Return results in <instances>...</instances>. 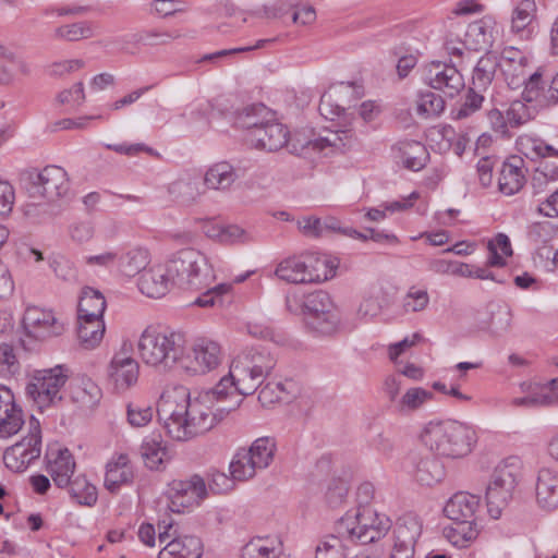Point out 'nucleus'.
<instances>
[{
    "instance_id": "f257e3e1",
    "label": "nucleus",
    "mask_w": 558,
    "mask_h": 558,
    "mask_svg": "<svg viewBox=\"0 0 558 558\" xmlns=\"http://www.w3.org/2000/svg\"><path fill=\"white\" fill-rule=\"evenodd\" d=\"M218 398L208 386L192 397L186 386H169L157 403L158 420L169 437L185 441L217 425L213 402Z\"/></svg>"
},
{
    "instance_id": "f03ea898",
    "label": "nucleus",
    "mask_w": 558,
    "mask_h": 558,
    "mask_svg": "<svg viewBox=\"0 0 558 558\" xmlns=\"http://www.w3.org/2000/svg\"><path fill=\"white\" fill-rule=\"evenodd\" d=\"M374 495L375 487L371 483L366 482L357 487L356 507L337 520V530L341 535L361 539L363 544H371L387 534L391 527V521L371 506Z\"/></svg>"
},
{
    "instance_id": "7ed1b4c3",
    "label": "nucleus",
    "mask_w": 558,
    "mask_h": 558,
    "mask_svg": "<svg viewBox=\"0 0 558 558\" xmlns=\"http://www.w3.org/2000/svg\"><path fill=\"white\" fill-rule=\"evenodd\" d=\"M421 438L436 456L461 459L472 451L476 432L471 425L456 420L432 421L424 427Z\"/></svg>"
},
{
    "instance_id": "20e7f679",
    "label": "nucleus",
    "mask_w": 558,
    "mask_h": 558,
    "mask_svg": "<svg viewBox=\"0 0 558 558\" xmlns=\"http://www.w3.org/2000/svg\"><path fill=\"white\" fill-rule=\"evenodd\" d=\"M184 350V337L173 330L147 328L138 341L143 362L159 373L179 374V364Z\"/></svg>"
},
{
    "instance_id": "39448f33",
    "label": "nucleus",
    "mask_w": 558,
    "mask_h": 558,
    "mask_svg": "<svg viewBox=\"0 0 558 558\" xmlns=\"http://www.w3.org/2000/svg\"><path fill=\"white\" fill-rule=\"evenodd\" d=\"M173 283L183 289L201 290L215 279L206 255L195 248H183L167 262Z\"/></svg>"
},
{
    "instance_id": "423d86ee",
    "label": "nucleus",
    "mask_w": 558,
    "mask_h": 558,
    "mask_svg": "<svg viewBox=\"0 0 558 558\" xmlns=\"http://www.w3.org/2000/svg\"><path fill=\"white\" fill-rule=\"evenodd\" d=\"M480 505L478 496L465 492L454 494L445 505V515L456 522V527L448 534L449 541L454 546L466 547L478 536L476 512Z\"/></svg>"
},
{
    "instance_id": "0eeeda50",
    "label": "nucleus",
    "mask_w": 558,
    "mask_h": 558,
    "mask_svg": "<svg viewBox=\"0 0 558 558\" xmlns=\"http://www.w3.org/2000/svg\"><path fill=\"white\" fill-rule=\"evenodd\" d=\"M21 186L29 199L56 202L69 192L66 171L59 166L26 170L20 178Z\"/></svg>"
},
{
    "instance_id": "6e6552de",
    "label": "nucleus",
    "mask_w": 558,
    "mask_h": 558,
    "mask_svg": "<svg viewBox=\"0 0 558 558\" xmlns=\"http://www.w3.org/2000/svg\"><path fill=\"white\" fill-rule=\"evenodd\" d=\"M275 365L276 361L268 352L245 350L231 361L228 374L217 384H240L246 380L263 384L265 380H275Z\"/></svg>"
},
{
    "instance_id": "1a4fd4ad",
    "label": "nucleus",
    "mask_w": 558,
    "mask_h": 558,
    "mask_svg": "<svg viewBox=\"0 0 558 558\" xmlns=\"http://www.w3.org/2000/svg\"><path fill=\"white\" fill-rule=\"evenodd\" d=\"M301 312L305 316L306 326L318 335L329 336L338 328V311L325 291L319 290L305 295Z\"/></svg>"
},
{
    "instance_id": "9d476101",
    "label": "nucleus",
    "mask_w": 558,
    "mask_h": 558,
    "mask_svg": "<svg viewBox=\"0 0 558 558\" xmlns=\"http://www.w3.org/2000/svg\"><path fill=\"white\" fill-rule=\"evenodd\" d=\"M221 362L220 345L209 339H196L191 353L182 354L179 374L185 376L205 375L214 371Z\"/></svg>"
},
{
    "instance_id": "9b49d317",
    "label": "nucleus",
    "mask_w": 558,
    "mask_h": 558,
    "mask_svg": "<svg viewBox=\"0 0 558 558\" xmlns=\"http://www.w3.org/2000/svg\"><path fill=\"white\" fill-rule=\"evenodd\" d=\"M41 453V430L38 420H29V432L21 441L7 449L3 461L8 469L23 472Z\"/></svg>"
},
{
    "instance_id": "f8f14e48",
    "label": "nucleus",
    "mask_w": 558,
    "mask_h": 558,
    "mask_svg": "<svg viewBox=\"0 0 558 558\" xmlns=\"http://www.w3.org/2000/svg\"><path fill=\"white\" fill-rule=\"evenodd\" d=\"M167 494L169 510L181 513L185 509L199 505L206 498V483L199 475H193L186 481H173Z\"/></svg>"
},
{
    "instance_id": "ddd939ff",
    "label": "nucleus",
    "mask_w": 558,
    "mask_h": 558,
    "mask_svg": "<svg viewBox=\"0 0 558 558\" xmlns=\"http://www.w3.org/2000/svg\"><path fill=\"white\" fill-rule=\"evenodd\" d=\"M422 78L432 88L442 92L447 97L457 96L464 88L462 74L453 64L432 61L423 69Z\"/></svg>"
},
{
    "instance_id": "4468645a",
    "label": "nucleus",
    "mask_w": 558,
    "mask_h": 558,
    "mask_svg": "<svg viewBox=\"0 0 558 558\" xmlns=\"http://www.w3.org/2000/svg\"><path fill=\"white\" fill-rule=\"evenodd\" d=\"M421 533L422 522L416 514L401 515L393 527L392 547L388 558H413Z\"/></svg>"
},
{
    "instance_id": "2eb2a0df",
    "label": "nucleus",
    "mask_w": 558,
    "mask_h": 558,
    "mask_svg": "<svg viewBox=\"0 0 558 558\" xmlns=\"http://www.w3.org/2000/svg\"><path fill=\"white\" fill-rule=\"evenodd\" d=\"M22 324L25 336L37 341L59 336L63 331V325L58 322L54 314L38 306L26 307Z\"/></svg>"
},
{
    "instance_id": "dca6fc26",
    "label": "nucleus",
    "mask_w": 558,
    "mask_h": 558,
    "mask_svg": "<svg viewBox=\"0 0 558 558\" xmlns=\"http://www.w3.org/2000/svg\"><path fill=\"white\" fill-rule=\"evenodd\" d=\"M173 524L167 523L159 532V542L166 546L159 551L158 558H201L203 545L198 537L192 535L179 536L177 531L171 533Z\"/></svg>"
},
{
    "instance_id": "f3484780",
    "label": "nucleus",
    "mask_w": 558,
    "mask_h": 558,
    "mask_svg": "<svg viewBox=\"0 0 558 558\" xmlns=\"http://www.w3.org/2000/svg\"><path fill=\"white\" fill-rule=\"evenodd\" d=\"M289 131L287 128L274 121V117L264 124L250 133L245 134V141L252 147L265 149L268 151H276L288 143Z\"/></svg>"
},
{
    "instance_id": "a211bd4d",
    "label": "nucleus",
    "mask_w": 558,
    "mask_h": 558,
    "mask_svg": "<svg viewBox=\"0 0 558 558\" xmlns=\"http://www.w3.org/2000/svg\"><path fill=\"white\" fill-rule=\"evenodd\" d=\"M510 404L521 409L558 405V386H519Z\"/></svg>"
},
{
    "instance_id": "6ab92c4d",
    "label": "nucleus",
    "mask_w": 558,
    "mask_h": 558,
    "mask_svg": "<svg viewBox=\"0 0 558 558\" xmlns=\"http://www.w3.org/2000/svg\"><path fill=\"white\" fill-rule=\"evenodd\" d=\"M392 407L400 413H411L434 398V390L421 386H389L387 391Z\"/></svg>"
},
{
    "instance_id": "aec40b11",
    "label": "nucleus",
    "mask_w": 558,
    "mask_h": 558,
    "mask_svg": "<svg viewBox=\"0 0 558 558\" xmlns=\"http://www.w3.org/2000/svg\"><path fill=\"white\" fill-rule=\"evenodd\" d=\"M208 389L209 392H214L218 397L213 402L214 414H219L217 424L227 413L235 410L245 396L253 395L256 391L254 386H245L244 389L239 386H208Z\"/></svg>"
},
{
    "instance_id": "412c9836",
    "label": "nucleus",
    "mask_w": 558,
    "mask_h": 558,
    "mask_svg": "<svg viewBox=\"0 0 558 558\" xmlns=\"http://www.w3.org/2000/svg\"><path fill=\"white\" fill-rule=\"evenodd\" d=\"M171 283L173 280L167 263L157 264L144 270L138 288L148 298L159 299L168 293Z\"/></svg>"
},
{
    "instance_id": "4be33fe9",
    "label": "nucleus",
    "mask_w": 558,
    "mask_h": 558,
    "mask_svg": "<svg viewBox=\"0 0 558 558\" xmlns=\"http://www.w3.org/2000/svg\"><path fill=\"white\" fill-rule=\"evenodd\" d=\"M496 25L495 17L490 15L470 23L464 34L466 49L478 51L490 48L495 40Z\"/></svg>"
},
{
    "instance_id": "5701e85b",
    "label": "nucleus",
    "mask_w": 558,
    "mask_h": 558,
    "mask_svg": "<svg viewBox=\"0 0 558 558\" xmlns=\"http://www.w3.org/2000/svg\"><path fill=\"white\" fill-rule=\"evenodd\" d=\"M537 505L545 510L558 508V471L551 468L538 470L535 481Z\"/></svg>"
},
{
    "instance_id": "b1692460",
    "label": "nucleus",
    "mask_w": 558,
    "mask_h": 558,
    "mask_svg": "<svg viewBox=\"0 0 558 558\" xmlns=\"http://www.w3.org/2000/svg\"><path fill=\"white\" fill-rule=\"evenodd\" d=\"M526 182L524 161L518 156H511L504 161L498 177V189L507 196L517 194Z\"/></svg>"
},
{
    "instance_id": "393cba45",
    "label": "nucleus",
    "mask_w": 558,
    "mask_h": 558,
    "mask_svg": "<svg viewBox=\"0 0 558 558\" xmlns=\"http://www.w3.org/2000/svg\"><path fill=\"white\" fill-rule=\"evenodd\" d=\"M354 86L351 83H340L331 86L320 97L318 110L323 117L333 120L347 109L345 99L352 96Z\"/></svg>"
},
{
    "instance_id": "a878e982",
    "label": "nucleus",
    "mask_w": 558,
    "mask_h": 558,
    "mask_svg": "<svg viewBox=\"0 0 558 558\" xmlns=\"http://www.w3.org/2000/svg\"><path fill=\"white\" fill-rule=\"evenodd\" d=\"M392 151L403 167L412 171L423 169L429 157L426 147L417 141H400L392 146Z\"/></svg>"
},
{
    "instance_id": "bb28decb",
    "label": "nucleus",
    "mask_w": 558,
    "mask_h": 558,
    "mask_svg": "<svg viewBox=\"0 0 558 558\" xmlns=\"http://www.w3.org/2000/svg\"><path fill=\"white\" fill-rule=\"evenodd\" d=\"M238 178L236 170L230 162L218 161L207 168L203 182L206 190L228 192Z\"/></svg>"
},
{
    "instance_id": "cd10ccee",
    "label": "nucleus",
    "mask_w": 558,
    "mask_h": 558,
    "mask_svg": "<svg viewBox=\"0 0 558 558\" xmlns=\"http://www.w3.org/2000/svg\"><path fill=\"white\" fill-rule=\"evenodd\" d=\"M134 477L133 469L126 454H119L112 458L106 465L105 487L112 494L121 486L132 483Z\"/></svg>"
},
{
    "instance_id": "c85d7f7f",
    "label": "nucleus",
    "mask_w": 558,
    "mask_h": 558,
    "mask_svg": "<svg viewBox=\"0 0 558 558\" xmlns=\"http://www.w3.org/2000/svg\"><path fill=\"white\" fill-rule=\"evenodd\" d=\"M108 379L114 384H136L140 376V364L124 353L113 355L107 367Z\"/></svg>"
},
{
    "instance_id": "c756f323",
    "label": "nucleus",
    "mask_w": 558,
    "mask_h": 558,
    "mask_svg": "<svg viewBox=\"0 0 558 558\" xmlns=\"http://www.w3.org/2000/svg\"><path fill=\"white\" fill-rule=\"evenodd\" d=\"M29 378L38 384H65L68 380L84 384L93 380L85 373H75L66 364H58L45 369H35L31 373Z\"/></svg>"
},
{
    "instance_id": "7c9ffc66",
    "label": "nucleus",
    "mask_w": 558,
    "mask_h": 558,
    "mask_svg": "<svg viewBox=\"0 0 558 558\" xmlns=\"http://www.w3.org/2000/svg\"><path fill=\"white\" fill-rule=\"evenodd\" d=\"M74 470L75 461L69 449H59L56 457L51 453L47 471L58 487L64 488L70 484Z\"/></svg>"
},
{
    "instance_id": "2f4dec72",
    "label": "nucleus",
    "mask_w": 558,
    "mask_h": 558,
    "mask_svg": "<svg viewBox=\"0 0 558 558\" xmlns=\"http://www.w3.org/2000/svg\"><path fill=\"white\" fill-rule=\"evenodd\" d=\"M283 554V543L277 535L257 536L242 548V558H280Z\"/></svg>"
},
{
    "instance_id": "473e14b6",
    "label": "nucleus",
    "mask_w": 558,
    "mask_h": 558,
    "mask_svg": "<svg viewBox=\"0 0 558 558\" xmlns=\"http://www.w3.org/2000/svg\"><path fill=\"white\" fill-rule=\"evenodd\" d=\"M335 533L322 537L316 546L315 558H347L345 543L364 545L361 539L341 535L333 526Z\"/></svg>"
},
{
    "instance_id": "72a5a7b5",
    "label": "nucleus",
    "mask_w": 558,
    "mask_h": 558,
    "mask_svg": "<svg viewBox=\"0 0 558 558\" xmlns=\"http://www.w3.org/2000/svg\"><path fill=\"white\" fill-rule=\"evenodd\" d=\"M353 134L351 130H331L325 129L323 133L315 140L308 141L305 148L313 150L325 151H342L345 147L350 146Z\"/></svg>"
},
{
    "instance_id": "f704fd0d",
    "label": "nucleus",
    "mask_w": 558,
    "mask_h": 558,
    "mask_svg": "<svg viewBox=\"0 0 558 558\" xmlns=\"http://www.w3.org/2000/svg\"><path fill=\"white\" fill-rule=\"evenodd\" d=\"M168 192L175 199L191 204L206 193V187L197 175L189 174L171 182Z\"/></svg>"
},
{
    "instance_id": "c9c22d12",
    "label": "nucleus",
    "mask_w": 558,
    "mask_h": 558,
    "mask_svg": "<svg viewBox=\"0 0 558 558\" xmlns=\"http://www.w3.org/2000/svg\"><path fill=\"white\" fill-rule=\"evenodd\" d=\"M150 262V254L147 248L143 246L128 247L123 253L118 254L119 270L128 277H134Z\"/></svg>"
},
{
    "instance_id": "e433bc0d",
    "label": "nucleus",
    "mask_w": 558,
    "mask_h": 558,
    "mask_svg": "<svg viewBox=\"0 0 558 558\" xmlns=\"http://www.w3.org/2000/svg\"><path fill=\"white\" fill-rule=\"evenodd\" d=\"M304 256L308 283L324 282L335 276L337 264L333 259L319 254H306Z\"/></svg>"
},
{
    "instance_id": "4c0bfd02",
    "label": "nucleus",
    "mask_w": 558,
    "mask_h": 558,
    "mask_svg": "<svg viewBox=\"0 0 558 558\" xmlns=\"http://www.w3.org/2000/svg\"><path fill=\"white\" fill-rule=\"evenodd\" d=\"M521 470V460L518 457H508L495 466L489 482L515 489Z\"/></svg>"
},
{
    "instance_id": "58836bf2",
    "label": "nucleus",
    "mask_w": 558,
    "mask_h": 558,
    "mask_svg": "<svg viewBox=\"0 0 558 558\" xmlns=\"http://www.w3.org/2000/svg\"><path fill=\"white\" fill-rule=\"evenodd\" d=\"M275 275L289 283H308L305 256H291L281 260L276 267Z\"/></svg>"
},
{
    "instance_id": "ea45409f",
    "label": "nucleus",
    "mask_w": 558,
    "mask_h": 558,
    "mask_svg": "<svg viewBox=\"0 0 558 558\" xmlns=\"http://www.w3.org/2000/svg\"><path fill=\"white\" fill-rule=\"evenodd\" d=\"M272 118L271 111L263 104H256L243 108L235 117V125L246 133L264 126Z\"/></svg>"
},
{
    "instance_id": "a19ab883",
    "label": "nucleus",
    "mask_w": 558,
    "mask_h": 558,
    "mask_svg": "<svg viewBox=\"0 0 558 558\" xmlns=\"http://www.w3.org/2000/svg\"><path fill=\"white\" fill-rule=\"evenodd\" d=\"M105 333L102 318L78 317L77 338L85 349H94L101 342Z\"/></svg>"
},
{
    "instance_id": "79ce46f5",
    "label": "nucleus",
    "mask_w": 558,
    "mask_h": 558,
    "mask_svg": "<svg viewBox=\"0 0 558 558\" xmlns=\"http://www.w3.org/2000/svg\"><path fill=\"white\" fill-rule=\"evenodd\" d=\"M536 3L534 0H522L513 9L510 19V31L523 37L530 34V25L535 19Z\"/></svg>"
},
{
    "instance_id": "37998d69",
    "label": "nucleus",
    "mask_w": 558,
    "mask_h": 558,
    "mask_svg": "<svg viewBox=\"0 0 558 558\" xmlns=\"http://www.w3.org/2000/svg\"><path fill=\"white\" fill-rule=\"evenodd\" d=\"M105 310L102 293L90 287L84 288L78 302V317L102 318Z\"/></svg>"
},
{
    "instance_id": "c03bdc74",
    "label": "nucleus",
    "mask_w": 558,
    "mask_h": 558,
    "mask_svg": "<svg viewBox=\"0 0 558 558\" xmlns=\"http://www.w3.org/2000/svg\"><path fill=\"white\" fill-rule=\"evenodd\" d=\"M514 489L509 487L488 483L486 487L487 511L493 519H499L502 510L508 506L513 497Z\"/></svg>"
},
{
    "instance_id": "a18cd8bd",
    "label": "nucleus",
    "mask_w": 558,
    "mask_h": 558,
    "mask_svg": "<svg viewBox=\"0 0 558 558\" xmlns=\"http://www.w3.org/2000/svg\"><path fill=\"white\" fill-rule=\"evenodd\" d=\"M445 466L435 457L422 458L415 470V480L425 486H433L441 482L445 477Z\"/></svg>"
},
{
    "instance_id": "49530a36",
    "label": "nucleus",
    "mask_w": 558,
    "mask_h": 558,
    "mask_svg": "<svg viewBox=\"0 0 558 558\" xmlns=\"http://www.w3.org/2000/svg\"><path fill=\"white\" fill-rule=\"evenodd\" d=\"M230 474L236 481H247L253 478L258 470L256 461L245 448H240L233 456L230 465Z\"/></svg>"
},
{
    "instance_id": "de8ad7c7",
    "label": "nucleus",
    "mask_w": 558,
    "mask_h": 558,
    "mask_svg": "<svg viewBox=\"0 0 558 558\" xmlns=\"http://www.w3.org/2000/svg\"><path fill=\"white\" fill-rule=\"evenodd\" d=\"M497 68L498 60L496 56L486 53L480 58L472 75L473 86L480 92L486 90L494 80Z\"/></svg>"
},
{
    "instance_id": "09e8293b",
    "label": "nucleus",
    "mask_w": 558,
    "mask_h": 558,
    "mask_svg": "<svg viewBox=\"0 0 558 558\" xmlns=\"http://www.w3.org/2000/svg\"><path fill=\"white\" fill-rule=\"evenodd\" d=\"M368 444L374 451L386 459L392 458L396 450L392 432L380 425L371 426Z\"/></svg>"
},
{
    "instance_id": "8fccbe9b",
    "label": "nucleus",
    "mask_w": 558,
    "mask_h": 558,
    "mask_svg": "<svg viewBox=\"0 0 558 558\" xmlns=\"http://www.w3.org/2000/svg\"><path fill=\"white\" fill-rule=\"evenodd\" d=\"M63 393L82 409H93L102 397L100 386H66Z\"/></svg>"
},
{
    "instance_id": "3c124183",
    "label": "nucleus",
    "mask_w": 558,
    "mask_h": 558,
    "mask_svg": "<svg viewBox=\"0 0 558 558\" xmlns=\"http://www.w3.org/2000/svg\"><path fill=\"white\" fill-rule=\"evenodd\" d=\"M140 454L150 470H159L170 459L167 448L156 439H145L140 447Z\"/></svg>"
},
{
    "instance_id": "603ef678",
    "label": "nucleus",
    "mask_w": 558,
    "mask_h": 558,
    "mask_svg": "<svg viewBox=\"0 0 558 558\" xmlns=\"http://www.w3.org/2000/svg\"><path fill=\"white\" fill-rule=\"evenodd\" d=\"M65 386H27V395L43 410L63 400Z\"/></svg>"
},
{
    "instance_id": "864d4df0",
    "label": "nucleus",
    "mask_w": 558,
    "mask_h": 558,
    "mask_svg": "<svg viewBox=\"0 0 558 558\" xmlns=\"http://www.w3.org/2000/svg\"><path fill=\"white\" fill-rule=\"evenodd\" d=\"M24 425V415L19 404L0 411V438L8 439L16 435Z\"/></svg>"
},
{
    "instance_id": "5fc2aeb1",
    "label": "nucleus",
    "mask_w": 558,
    "mask_h": 558,
    "mask_svg": "<svg viewBox=\"0 0 558 558\" xmlns=\"http://www.w3.org/2000/svg\"><path fill=\"white\" fill-rule=\"evenodd\" d=\"M445 109V101L441 96L430 90L420 92L415 100V112L422 118L439 116Z\"/></svg>"
},
{
    "instance_id": "6e6d98bb",
    "label": "nucleus",
    "mask_w": 558,
    "mask_h": 558,
    "mask_svg": "<svg viewBox=\"0 0 558 558\" xmlns=\"http://www.w3.org/2000/svg\"><path fill=\"white\" fill-rule=\"evenodd\" d=\"M66 487L69 488L71 498L80 505L90 507L96 504L97 489L86 480V477L77 476L74 480H71Z\"/></svg>"
},
{
    "instance_id": "4d7b16f0",
    "label": "nucleus",
    "mask_w": 558,
    "mask_h": 558,
    "mask_svg": "<svg viewBox=\"0 0 558 558\" xmlns=\"http://www.w3.org/2000/svg\"><path fill=\"white\" fill-rule=\"evenodd\" d=\"M247 450L254 458V461H256L257 466L264 470L268 468L274 460L276 442L275 439L270 437H260L254 440Z\"/></svg>"
},
{
    "instance_id": "13d9d810",
    "label": "nucleus",
    "mask_w": 558,
    "mask_h": 558,
    "mask_svg": "<svg viewBox=\"0 0 558 558\" xmlns=\"http://www.w3.org/2000/svg\"><path fill=\"white\" fill-rule=\"evenodd\" d=\"M21 374V364L14 354L12 345L8 343L0 344V378L5 380H16Z\"/></svg>"
},
{
    "instance_id": "bf43d9fd",
    "label": "nucleus",
    "mask_w": 558,
    "mask_h": 558,
    "mask_svg": "<svg viewBox=\"0 0 558 558\" xmlns=\"http://www.w3.org/2000/svg\"><path fill=\"white\" fill-rule=\"evenodd\" d=\"M523 86V100L526 102L536 101L539 106H542V99L545 94L546 83L543 81V74L541 70L531 73L526 77V82H524Z\"/></svg>"
},
{
    "instance_id": "052dcab7",
    "label": "nucleus",
    "mask_w": 558,
    "mask_h": 558,
    "mask_svg": "<svg viewBox=\"0 0 558 558\" xmlns=\"http://www.w3.org/2000/svg\"><path fill=\"white\" fill-rule=\"evenodd\" d=\"M52 203L28 198V202L23 206V213L32 222L41 223L53 217Z\"/></svg>"
},
{
    "instance_id": "680f3d73",
    "label": "nucleus",
    "mask_w": 558,
    "mask_h": 558,
    "mask_svg": "<svg viewBox=\"0 0 558 558\" xmlns=\"http://www.w3.org/2000/svg\"><path fill=\"white\" fill-rule=\"evenodd\" d=\"M429 303V295L426 290L411 287L402 299V307L407 313L424 311Z\"/></svg>"
},
{
    "instance_id": "e2e57ef3",
    "label": "nucleus",
    "mask_w": 558,
    "mask_h": 558,
    "mask_svg": "<svg viewBox=\"0 0 558 558\" xmlns=\"http://www.w3.org/2000/svg\"><path fill=\"white\" fill-rule=\"evenodd\" d=\"M54 35L58 38L65 39L69 41H75L83 38H89L93 36V28L86 22H78L73 24H68L58 27L54 31Z\"/></svg>"
},
{
    "instance_id": "0e129e2a",
    "label": "nucleus",
    "mask_w": 558,
    "mask_h": 558,
    "mask_svg": "<svg viewBox=\"0 0 558 558\" xmlns=\"http://www.w3.org/2000/svg\"><path fill=\"white\" fill-rule=\"evenodd\" d=\"M290 400L291 393L287 391L286 386H262L258 390V401L265 408Z\"/></svg>"
},
{
    "instance_id": "69168bd1",
    "label": "nucleus",
    "mask_w": 558,
    "mask_h": 558,
    "mask_svg": "<svg viewBox=\"0 0 558 558\" xmlns=\"http://www.w3.org/2000/svg\"><path fill=\"white\" fill-rule=\"evenodd\" d=\"M527 62H515L511 65H506L502 68V74L505 76V81L511 89H517L523 86L524 82H526V77L531 74L527 69Z\"/></svg>"
},
{
    "instance_id": "338daca9",
    "label": "nucleus",
    "mask_w": 558,
    "mask_h": 558,
    "mask_svg": "<svg viewBox=\"0 0 558 558\" xmlns=\"http://www.w3.org/2000/svg\"><path fill=\"white\" fill-rule=\"evenodd\" d=\"M510 128H518L532 119V111L522 100H513L506 111Z\"/></svg>"
},
{
    "instance_id": "774afa93",
    "label": "nucleus",
    "mask_w": 558,
    "mask_h": 558,
    "mask_svg": "<svg viewBox=\"0 0 558 558\" xmlns=\"http://www.w3.org/2000/svg\"><path fill=\"white\" fill-rule=\"evenodd\" d=\"M348 485L341 480H333L326 492L325 500L329 508L337 509L343 505L348 496Z\"/></svg>"
}]
</instances>
